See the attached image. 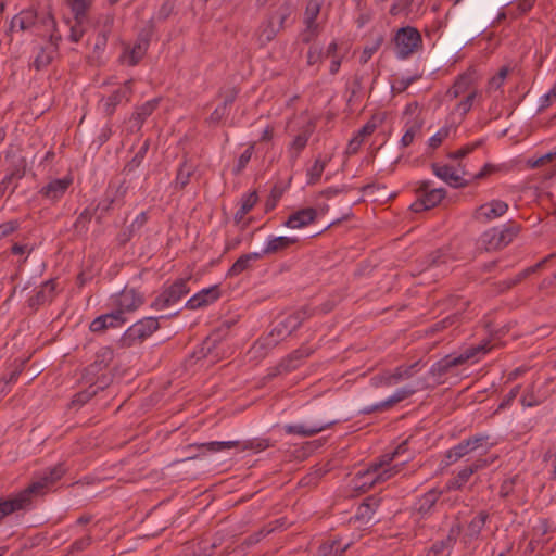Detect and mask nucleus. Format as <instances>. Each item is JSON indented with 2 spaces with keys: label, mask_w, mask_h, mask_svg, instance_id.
Returning a JSON list of instances; mask_svg holds the SVG:
<instances>
[{
  "label": "nucleus",
  "mask_w": 556,
  "mask_h": 556,
  "mask_svg": "<svg viewBox=\"0 0 556 556\" xmlns=\"http://www.w3.org/2000/svg\"><path fill=\"white\" fill-rule=\"evenodd\" d=\"M313 314L314 311L311 307L303 306L289 315L279 316L270 332L264 339L266 341V345H277L280 340L286 339L292 334L293 331L299 329L307 318L313 316Z\"/></svg>",
  "instance_id": "obj_1"
},
{
  "label": "nucleus",
  "mask_w": 556,
  "mask_h": 556,
  "mask_svg": "<svg viewBox=\"0 0 556 556\" xmlns=\"http://www.w3.org/2000/svg\"><path fill=\"white\" fill-rule=\"evenodd\" d=\"M66 472L63 464H58L46 470L36 481L31 482L26 489L11 496L13 501L21 502V510L29 508L31 496L43 494L55 482H58Z\"/></svg>",
  "instance_id": "obj_2"
},
{
  "label": "nucleus",
  "mask_w": 556,
  "mask_h": 556,
  "mask_svg": "<svg viewBox=\"0 0 556 556\" xmlns=\"http://www.w3.org/2000/svg\"><path fill=\"white\" fill-rule=\"evenodd\" d=\"M37 23H40L43 27H51L55 30V18L50 11L39 13L35 8H27L15 14L10 21L7 30V35L10 36V49H14L13 34L16 31V28L21 31H26L33 28Z\"/></svg>",
  "instance_id": "obj_3"
},
{
  "label": "nucleus",
  "mask_w": 556,
  "mask_h": 556,
  "mask_svg": "<svg viewBox=\"0 0 556 556\" xmlns=\"http://www.w3.org/2000/svg\"><path fill=\"white\" fill-rule=\"evenodd\" d=\"M490 348L488 343L478 344L467 348L459 355L448 354L443 358L435 362L429 370V375L434 378L438 383L442 382V378L454 367L467 363L469 359L476 357L478 354H485Z\"/></svg>",
  "instance_id": "obj_4"
},
{
  "label": "nucleus",
  "mask_w": 556,
  "mask_h": 556,
  "mask_svg": "<svg viewBox=\"0 0 556 556\" xmlns=\"http://www.w3.org/2000/svg\"><path fill=\"white\" fill-rule=\"evenodd\" d=\"M155 31L154 20L151 18L147 22L146 26L138 33L135 45L124 49L119 60L128 66H136L146 55L152 36Z\"/></svg>",
  "instance_id": "obj_5"
},
{
  "label": "nucleus",
  "mask_w": 556,
  "mask_h": 556,
  "mask_svg": "<svg viewBox=\"0 0 556 556\" xmlns=\"http://www.w3.org/2000/svg\"><path fill=\"white\" fill-rule=\"evenodd\" d=\"M415 192L417 199L410 205V210L415 213L435 207L446 197V190L444 188H433V184L430 180L417 182Z\"/></svg>",
  "instance_id": "obj_6"
},
{
  "label": "nucleus",
  "mask_w": 556,
  "mask_h": 556,
  "mask_svg": "<svg viewBox=\"0 0 556 556\" xmlns=\"http://www.w3.org/2000/svg\"><path fill=\"white\" fill-rule=\"evenodd\" d=\"M519 231L520 225L513 222L503 227H493L482 233L480 243L486 251L501 250L508 245Z\"/></svg>",
  "instance_id": "obj_7"
},
{
  "label": "nucleus",
  "mask_w": 556,
  "mask_h": 556,
  "mask_svg": "<svg viewBox=\"0 0 556 556\" xmlns=\"http://www.w3.org/2000/svg\"><path fill=\"white\" fill-rule=\"evenodd\" d=\"M160 328L159 318L144 317L131 325L121 337L119 344L122 348H130L141 344L152 333Z\"/></svg>",
  "instance_id": "obj_8"
},
{
  "label": "nucleus",
  "mask_w": 556,
  "mask_h": 556,
  "mask_svg": "<svg viewBox=\"0 0 556 556\" xmlns=\"http://www.w3.org/2000/svg\"><path fill=\"white\" fill-rule=\"evenodd\" d=\"M394 45L396 58L405 60L422 47V38L417 28L405 26L396 31Z\"/></svg>",
  "instance_id": "obj_9"
},
{
  "label": "nucleus",
  "mask_w": 556,
  "mask_h": 556,
  "mask_svg": "<svg viewBox=\"0 0 556 556\" xmlns=\"http://www.w3.org/2000/svg\"><path fill=\"white\" fill-rule=\"evenodd\" d=\"M407 460L408 459H405L401 464L389 467L382 471H378L375 467L369 465L368 469L359 471L355 476V488L367 491L374 485L389 480L401 470V467L407 463Z\"/></svg>",
  "instance_id": "obj_10"
},
{
  "label": "nucleus",
  "mask_w": 556,
  "mask_h": 556,
  "mask_svg": "<svg viewBox=\"0 0 556 556\" xmlns=\"http://www.w3.org/2000/svg\"><path fill=\"white\" fill-rule=\"evenodd\" d=\"M144 303V294L136 288L126 286L118 293L110 298V305L114 307L121 315L137 311Z\"/></svg>",
  "instance_id": "obj_11"
},
{
  "label": "nucleus",
  "mask_w": 556,
  "mask_h": 556,
  "mask_svg": "<svg viewBox=\"0 0 556 556\" xmlns=\"http://www.w3.org/2000/svg\"><path fill=\"white\" fill-rule=\"evenodd\" d=\"M188 278H179L165 288L152 302L154 309H164L176 304L182 296L190 292Z\"/></svg>",
  "instance_id": "obj_12"
},
{
  "label": "nucleus",
  "mask_w": 556,
  "mask_h": 556,
  "mask_svg": "<svg viewBox=\"0 0 556 556\" xmlns=\"http://www.w3.org/2000/svg\"><path fill=\"white\" fill-rule=\"evenodd\" d=\"M128 187L125 182H121L118 185L110 184L105 190L104 197L99 201L97 206L93 208L94 212L100 211V215L97 219H100L106 215L114 205L122 206L124 204V199L127 193Z\"/></svg>",
  "instance_id": "obj_13"
},
{
  "label": "nucleus",
  "mask_w": 556,
  "mask_h": 556,
  "mask_svg": "<svg viewBox=\"0 0 556 556\" xmlns=\"http://www.w3.org/2000/svg\"><path fill=\"white\" fill-rule=\"evenodd\" d=\"M114 359V351L110 346H102L96 353L94 361L88 365L83 374L84 377H93L101 372H106L105 370Z\"/></svg>",
  "instance_id": "obj_14"
},
{
  "label": "nucleus",
  "mask_w": 556,
  "mask_h": 556,
  "mask_svg": "<svg viewBox=\"0 0 556 556\" xmlns=\"http://www.w3.org/2000/svg\"><path fill=\"white\" fill-rule=\"evenodd\" d=\"M72 184L73 178L71 176L56 178L40 188L38 193L51 203H56L66 193Z\"/></svg>",
  "instance_id": "obj_15"
},
{
  "label": "nucleus",
  "mask_w": 556,
  "mask_h": 556,
  "mask_svg": "<svg viewBox=\"0 0 556 556\" xmlns=\"http://www.w3.org/2000/svg\"><path fill=\"white\" fill-rule=\"evenodd\" d=\"M431 169L438 178L453 188H465L470 184V180L458 175L453 166L432 163Z\"/></svg>",
  "instance_id": "obj_16"
},
{
  "label": "nucleus",
  "mask_w": 556,
  "mask_h": 556,
  "mask_svg": "<svg viewBox=\"0 0 556 556\" xmlns=\"http://www.w3.org/2000/svg\"><path fill=\"white\" fill-rule=\"evenodd\" d=\"M222 293L218 285H214L210 288H204L194 295H192L186 302V308L188 309H198L201 307H205L214 302H216L220 298Z\"/></svg>",
  "instance_id": "obj_17"
},
{
  "label": "nucleus",
  "mask_w": 556,
  "mask_h": 556,
  "mask_svg": "<svg viewBox=\"0 0 556 556\" xmlns=\"http://www.w3.org/2000/svg\"><path fill=\"white\" fill-rule=\"evenodd\" d=\"M313 353V350L308 346H301L292 351L289 355L280 361L277 365L276 370L278 374L290 372L301 366L303 361Z\"/></svg>",
  "instance_id": "obj_18"
},
{
  "label": "nucleus",
  "mask_w": 556,
  "mask_h": 556,
  "mask_svg": "<svg viewBox=\"0 0 556 556\" xmlns=\"http://www.w3.org/2000/svg\"><path fill=\"white\" fill-rule=\"evenodd\" d=\"M318 212L314 207L300 208L289 215L283 226L291 229H299L309 226L316 222Z\"/></svg>",
  "instance_id": "obj_19"
},
{
  "label": "nucleus",
  "mask_w": 556,
  "mask_h": 556,
  "mask_svg": "<svg viewBox=\"0 0 556 556\" xmlns=\"http://www.w3.org/2000/svg\"><path fill=\"white\" fill-rule=\"evenodd\" d=\"M132 79H128L124 83L123 87L115 90L112 94H110L104 102V112L106 115L111 116L118 104L123 101L128 102L132 94Z\"/></svg>",
  "instance_id": "obj_20"
},
{
  "label": "nucleus",
  "mask_w": 556,
  "mask_h": 556,
  "mask_svg": "<svg viewBox=\"0 0 556 556\" xmlns=\"http://www.w3.org/2000/svg\"><path fill=\"white\" fill-rule=\"evenodd\" d=\"M126 321V318L121 315V312H117L116 309L112 311L111 313L103 314L94 318L89 329L92 332H101L108 328H116L122 325H124Z\"/></svg>",
  "instance_id": "obj_21"
},
{
  "label": "nucleus",
  "mask_w": 556,
  "mask_h": 556,
  "mask_svg": "<svg viewBox=\"0 0 556 556\" xmlns=\"http://www.w3.org/2000/svg\"><path fill=\"white\" fill-rule=\"evenodd\" d=\"M56 281L55 279H49L45 281L39 290L30 296L27 301L28 306L33 309H37L40 305L51 302L55 296Z\"/></svg>",
  "instance_id": "obj_22"
},
{
  "label": "nucleus",
  "mask_w": 556,
  "mask_h": 556,
  "mask_svg": "<svg viewBox=\"0 0 556 556\" xmlns=\"http://www.w3.org/2000/svg\"><path fill=\"white\" fill-rule=\"evenodd\" d=\"M225 338V331L222 329L215 330L210 333L202 342L200 353L203 357L212 356L213 358H219L220 345Z\"/></svg>",
  "instance_id": "obj_23"
},
{
  "label": "nucleus",
  "mask_w": 556,
  "mask_h": 556,
  "mask_svg": "<svg viewBox=\"0 0 556 556\" xmlns=\"http://www.w3.org/2000/svg\"><path fill=\"white\" fill-rule=\"evenodd\" d=\"M149 216L147 212H141L137 217L132 220V223L126 227H124L116 236V241L118 245L125 247L132 237L140 231L143 226L148 223Z\"/></svg>",
  "instance_id": "obj_24"
},
{
  "label": "nucleus",
  "mask_w": 556,
  "mask_h": 556,
  "mask_svg": "<svg viewBox=\"0 0 556 556\" xmlns=\"http://www.w3.org/2000/svg\"><path fill=\"white\" fill-rule=\"evenodd\" d=\"M508 210V204L502 200H492L489 203L482 204L477 208V217L492 220L501 217Z\"/></svg>",
  "instance_id": "obj_25"
},
{
  "label": "nucleus",
  "mask_w": 556,
  "mask_h": 556,
  "mask_svg": "<svg viewBox=\"0 0 556 556\" xmlns=\"http://www.w3.org/2000/svg\"><path fill=\"white\" fill-rule=\"evenodd\" d=\"M260 260H262V254H260V252H251L241 255L228 269L227 277L232 278L239 276L243 271L251 269L253 264Z\"/></svg>",
  "instance_id": "obj_26"
},
{
  "label": "nucleus",
  "mask_w": 556,
  "mask_h": 556,
  "mask_svg": "<svg viewBox=\"0 0 556 556\" xmlns=\"http://www.w3.org/2000/svg\"><path fill=\"white\" fill-rule=\"evenodd\" d=\"M298 238L295 237H270L267 241L266 247L260 252V254H262L263 258L266 255H271L285 251L292 244H295Z\"/></svg>",
  "instance_id": "obj_27"
},
{
  "label": "nucleus",
  "mask_w": 556,
  "mask_h": 556,
  "mask_svg": "<svg viewBox=\"0 0 556 556\" xmlns=\"http://www.w3.org/2000/svg\"><path fill=\"white\" fill-rule=\"evenodd\" d=\"M333 422H327V424H314V425H286L283 427V430L287 434H296L302 438L313 437L328 427H330Z\"/></svg>",
  "instance_id": "obj_28"
},
{
  "label": "nucleus",
  "mask_w": 556,
  "mask_h": 556,
  "mask_svg": "<svg viewBox=\"0 0 556 556\" xmlns=\"http://www.w3.org/2000/svg\"><path fill=\"white\" fill-rule=\"evenodd\" d=\"M159 103L160 99H152L144 102L142 105L137 106L130 118V121L134 123V127H136L137 130L141 129L143 123L156 110Z\"/></svg>",
  "instance_id": "obj_29"
},
{
  "label": "nucleus",
  "mask_w": 556,
  "mask_h": 556,
  "mask_svg": "<svg viewBox=\"0 0 556 556\" xmlns=\"http://www.w3.org/2000/svg\"><path fill=\"white\" fill-rule=\"evenodd\" d=\"M280 28L275 23V16H268V18L261 23L257 29V37L262 47L266 46L275 39Z\"/></svg>",
  "instance_id": "obj_30"
},
{
  "label": "nucleus",
  "mask_w": 556,
  "mask_h": 556,
  "mask_svg": "<svg viewBox=\"0 0 556 556\" xmlns=\"http://www.w3.org/2000/svg\"><path fill=\"white\" fill-rule=\"evenodd\" d=\"M380 505V500L374 496L367 497L357 508L356 519L369 523L374 520V515Z\"/></svg>",
  "instance_id": "obj_31"
},
{
  "label": "nucleus",
  "mask_w": 556,
  "mask_h": 556,
  "mask_svg": "<svg viewBox=\"0 0 556 556\" xmlns=\"http://www.w3.org/2000/svg\"><path fill=\"white\" fill-rule=\"evenodd\" d=\"M58 55L55 47H40L31 66L37 71L47 68Z\"/></svg>",
  "instance_id": "obj_32"
},
{
  "label": "nucleus",
  "mask_w": 556,
  "mask_h": 556,
  "mask_svg": "<svg viewBox=\"0 0 556 556\" xmlns=\"http://www.w3.org/2000/svg\"><path fill=\"white\" fill-rule=\"evenodd\" d=\"M490 515L485 510L479 511L468 523L466 530V538L471 540H477L483 530Z\"/></svg>",
  "instance_id": "obj_33"
},
{
  "label": "nucleus",
  "mask_w": 556,
  "mask_h": 556,
  "mask_svg": "<svg viewBox=\"0 0 556 556\" xmlns=\"http://www.w3.org/2000/svg\"><path fill=\"white\" fill-rule=\"evenodd\" d=\"M424 388V384L419 387L405 386L403 388H400L390 397L383 401V405H386L387 408L390 409L397 403L410 397L418 390H422Z\"/></svg>",
  "instance_id": "obj_34"
},
{
  "label": "nucleus",
  "mask_w": 556,
  "mask_h": 556,
  "mask_svg": "<svg viewBox=\"0 0 556 556\" xmlns=\"http://www.w3.org/2000/svg\"><path fill=\"white\" fill-rule=\"evenodd\" d=\"M257 201L258 195L256 191L243 194L241 198V205L233 216L235 223L237 225L243 220L244 216L254 207Z\"/></svg>",
  "instance_id": "obj_35"
},
{
  "label": "nucleus",
  "mask_w": 556,
  "mask_h": 556,
  "mask_svg": "<svg viewBox=\"0 0 556 556\" xmlns=\"http://www.w3.org/2000/svg\"><path fill=\"white\" fill-rule=\"evenodd\" d=\"M25 176V168H15L0 181V198L11 188L12 194L18 186V181Z\"/></svg>",
  "instance_id": "obj_36"
},
{
  "label": "nucleus",
  "mask_w": 556,
  "mask_h": 556,
  "mask_svg": "<svg viewBox=\"0 0 556 556\" xmlns=\"http://www.w3.org/2000/svg\"><path fill=\"white\" fill-rule=\"evenodd\" d=\"M442 492L437 489H431L426 492L417 502V511L421 515L428 514L435 503L439 501Z\"/></svg>",
  "instance_id": "obj_37"
},
{
  "label": "nucleus",
  "mask_w": 556,
  "mask_h": 556,
  "mask_svg": "<svg viewBox=\"0 0 556 556\" xmlns=\"http://www.w3.org/2000/svg\"><path fill=\"white\" fill-rule=\"evenodd\" d=\"M470 452H473L471 445L469 444L468 440L465 439L460 441L457 445L450 448L446 454V464L451 465L463 458L464 456L468 455Z\"/></svg>",
  "instance_id": "obj_38"
},
{
  "label": "nucleus",
  "mask_w": 556,
  "mask_h": 556,
  "mask_svg": "<svg viewBox=\"0 0 556 556\" xmlns=\"http://www.w3.org/2000/svg\"><path fill=\"white\" fill-rule=\"evenodd\" d=\"M472 83L470 74L464 73L458 76L453 86L447 90V96L455 99L469 90Z\"/></svg>",
  "instance_id": "obj_39"
},
{
  "label": "nucleus",
  "mask_w": 556,
  "mask_h": 556,
  "mask_svg": "<svg viewBox=\"0 0 556 556\" xmlns=\"http://www.w3.org/2000/svg\"><path fill=\"white\" fill-rule=\"evenodd\" d=\"M194 173V167L192 164L188 163L187 161H184L176 175L175 180V188L182 190L190 181L191 176Z\"/></svg>",
  "instance_id": "obj_40"
},
{
  "label": "nucleus",
  "mask_w": 556,
  "mask_h": 556,
  "mask_svg": "<svg viewBox=\"0 0 556 556\" xmlns=\"http://www.w3.org/2000/svg\"><path fill=\"white\" fill-rule=\"evenodd\" d=\"M346 548L338 540L325 542L318 547L317 556H342Z\"/></svg>",
  "instance_id": "obj_41"
},
{
  "label": "nucleus",
  "mask_w": 556,
  "mask_h": 556,
  "mask_svg": "<svg viewBox=\"0 0 556 556\" xmlns=\"http://www.w3.org/2000/svg\"><path fill=\"white\" fill-rule=\"evenodd\" d=\"M450 260H452V257L445 250L438 249L425 257L426 268L440 267L441 265L447 264Z\"/></svg>",
  "instance_id": "obj_42"
},
{
  "label": "nucleus",
  "mask_w": 556,
  "mask_h": 556,
  "mask_svg": "<svg viewBox=\"0 0 556 556\" xmlns=\"http://www.w3.org/2000/svg\"><path fill=\"white\" fill-rule=\"evenodd\" d=\"M422 122L418 118H414L406 124V130L402 136L401 143L403 147H408L413 143L417 134L420 132Z\"/></svg>",
  "instance_id": "obj_43"
},
{
  "label": "nucleus",
  "mask_w": 556,
  "mask_h": 556,
  "mask_svg": "<svg viewBox=\"0 0 556 556\" xmlns=\"http://www.w3.org/2000/svg\"><path fill=\"white\" fill-rule=\"evenodd\" d=\"M81 380L97 389V393L106 389L113 381V376L108 372H101L93 377H84Z\"/></svg>",
  "instance_id": "obj_44"
},
{
  "label": "nucleus",
  "mask_w": 556,
  "mask_h": 556,
  "mask_svg": "<svg viewBox=\"0 0 556 556\" xmlns=\"http://www.w3.org/2000/svg\"><path fill=\"white\" fill-rule=\"evenodd\" d=\"M325 0H308L304 12V24L318 25L316 20Z\"/></svg>",
  "instance_id": "obj_45"
},
{
  "label": "nucleus",
  "mask_w": 556,
  "mask_h": 556,
  "mask_svg": "<svg viewBox=\"0 0 556 556\" xmlns=\"http://www.w3.org/2000/svg\"><path fill=\"white\" fill-rule=\"evenodd\" d=\"M308 139V131H303L295 136L289 148L290 156L293 161H295L299 157L300 153L305 149Z\"/></svg>",
  "instance_id": "obj_46"
},
{
  "label": "nucleus",
  "mask_w": 556,
  "mask_h": 556,
  "mask_svg": "<svg viewBox=\"0 0 556 556\" xmlns=\"http://www.w3.org/2000/svg\"><path fill=\"white\" fill-rule=\"evenodd\" d=\"M472 469H469L468 466L464 467L458 473L447 481L448 490H460L472 476Z\"/></svg>",
  "instance_id": "obj_47"
},
{
  "label": "nucleus",
  "mask_w": 556,
  "mask_h": 556,
  "mask_svg": "<svg viewBox=\"0 0 556 556\" xmlns=\"http://www.w3.org/2000/svg\"><path fill=\"white\" fill-rule=\"evenodd\" d=\"M383 41V35L379 34L368 45H366L359 58L361 63L366 64L371 59L374 53L379 50Z\"/></svg>",
  "instance_id": "obj_48"
},
{
  "label": "nucleus",
  "mask_w": 556,
  "mask_h": 556,
  "mask_svg": "<svg viewBox=\"0 0 556 556\" xmlns=\"http://www.w3.org/2000/svg\"><path fill=\"white\" fill-rule=\"evenodd\" d=\"M150 147V141L146 140L143 144L139 148V150L136 152L135 156L125 165L124 172L131 173L135 169H137L142 161L144 160L147 152Z\"/></svg>",
  "instance_id": "obj_49"
},
{
  "label": "nucleus",
  "mask_w": 556,
  "mask_h": 556,
  "mask_svg": "<svg viewBox=\"0 0 556 556\" xmlns=\"http://www.w3.org/2000/svg\"><path fill=\"white\" fill-rule=\"evenodd\" d=\"M94 213L96 212L93 210L86 207L75 220L74 230L79 235L86 233L88 231V225L91 222Z\"/></svg>",
  "instance_id": "obj_50"
},
{
  "label": "nucleus",
  "mask_w": 556,
  "mask_h": 556,
  "mask_svg": "<svg viewBox=\"0 0 556 556\" xmlns=\"http://www.w3.org/2000/svg\"><path fill=\"white\" fill-rule=\"evenodd\" d=\"M292 13V7L288 1H285L281 5L277 8V10L269 14V16H275L276 25L282 30L285 28V22Z\"/></svg>",
  "instance_id": "obj_51"
},
{
  "label": "nucleus",
  "mask_w": 556,
  "mask_h": 556,
  "mask_svg": "<svg viewBox=\"0 0 556 556\" xmlns=\"http://www.w3.org/2000/svg\"><path fill=\"white\" fill-rule=\"evenodd\" d=\"M327 163H328V160H320V159H316L313 166L307 170V184L308 185H315L317 184L320 178H321V175L325 170V167L327 166Z\"/></svg>",
  "instance_id": "obj_52"
},
{
  "label": "nucleus",
  "mask_w": 556,
  "mask_h": 556,
  "mask_svg": "<svg viewBox=\"0 0 556 556\" xmlns=\"http://www.w3.org/2000/svg\"><path fill=\"white\" fill-rule=\"evenodd\" d=\"M21 510V502L13 501L11 496L0 498V523L11 514Z\"/></svg>",
  "instance_id": "obj_53"
},
{
  "label": "nucleus",
  "mask_w": 556,
  "mask_h": 556,
  "mask_svg": "<svg viewBox=\"0 0 556 556\" xmlns=\"http://www.w3.org/2000/svg\"><path fill=\"white\" fill-rule=\"evenodd\" d=\"M74 25L71 26V31H70V36H68V39L72 41V42H78L85 31H86V28L84 27V23L87 21V13H84V15L78 18L76 15H74Z\"/></svg>",
  "instance_id": "obj_54"
},
{
  "label": "nucleus",
  "mask_w": 556,
  "mask_h": 556,
  "mask_svg": "<svg viewBox=\"0 0 556 556\" xmlns=\"http://www.w3.org/2000/svg\"><path fill=\"white\" fill-rule=\"evenodd\" d=\"M97 395V389L93 386H88L85 390L76 393L71 402L72 407H81L88 403L93 396Z\"/></svg>",
  "instance_id": "obj_55"
},
{
  "label": "nucleus",
  "mask_w": 556,
  "mask_h": 556,
  "mask_svg": "<svg viewBox=\"0 0 556 556\" xmlns=\"http://www.w3.org/2000/svg\"><path fill=\"white\" fill-rule=\"evenodd\" d=\"M240 445L239 441H212L202 443L199 447L205 448L210 453H217L227 448H233Z\"/></svg>",
  "instance_id": "obj_56"
},
{
  "label": "nucleus",
  "mask_w": 556,
  "mask_h": 556,
  "mask_svg": "<svg viewBox=\"0 0 556 556\" xmlns=\"http://www.w3.org/2000/svg\"><path fill=\"white\" fill-rule=\"evenodd\" d=\"M274 444L268 438H254L243 442L242 450H252L254 452H262Z\"/></svg>",
  "instance_id": "obj_57"
},
{
  "label": "nucleus",
  "mask_w": 556,
  "mask_h": 556,
  "mask_svg": "<svg viewBox=\"0 0 556 556\" xmlns=\"http://www.w3.org/2000/svg\"><path fill=\"white\" fill-rule=\"evenodd\" d=\"M553 255H549L545 258H543L542 261H540L539 263L530 266V267H527L526 269L521 270L519 274H517L513 279L514 283L517 286L519 282H521L522 280H525L526 278H528L530 275L536 273L539 269H541L544 264L552 257Z\"/></svg>",
  "instance_id": "obj_58"
},
{
  "label": "nucleus",
  "mask_w": 556,
  "mask_h": 556,
  "mask_svg": "<svg viewBox=\"0 0 556 556\" xmlns=\"http://www.w3.org/2000/svg\"><path fill=\"white\" fill-rule=\"evenodd\" d=\"M91 3L92 0H67L73 15H76L78 18H80L84 13H88Z\"/></svg>",
  "instance_id": "obj_59"
},
{
  "label": "nucleus",
  "mask_w": 556,
  "mask_h": 556,
  "mask_svg": "<svg viewBox=\"0 0 556 556\" xmlns=\"http://www.w3.org/2000/svg\"><path fill=\"white\" fill-rule=\"evenodd\" d=\"M229 111L230 110L227 106L220 103L205 119V123L208 125L216 126L220 124L229 115Z\"/></svg>",
  "instance_id": "obj_60"
},
{
  "label": "nucleus",
  "mask_w": 556,
  "mask_h": 556,
  "mask_svg": "<svg viewBox=\"0 0 556 556\" xmlns=\"http://www.w3.org/2000/svg\"><path fill=\"white\" fill-rule=\"evenodd\" d=\"M482 144H483V140H477L472 143H468V144L462 147L460 149H458L454 152H450L447 154V156L452 160L463 159V157L467 156L468 154H470L471 152H473L479 147H481Z\"/></svg>",
  "instance_id": "obj_61"
},
{
  "label": "nucleus",
  "mask_w": 556,
  "mask_h": 556,
  "mask_svg": "<svg viewBox=\"0 0 556 556\" xmlns=\"http://www.w3.org/2000/svg\"><path fill=\"white\" fill-rule=\"evenodd\" d=\"M254 148H255V142L251 143L242 153L241 155L239 156L238 159V163L236 165V167L233 168V173L235 174H240L248 165V163L250 162L251 157H252V154H253V151H254Z\"/></svg>",
  "instance_id": "obj_62"
},
{
  "label": "nucleus",
  "mask_w": 556,
  "mask_h": 556,
  "mask_svg": "<svg viewBox=\"0 0 556 556\" xmlns=\"http://www.w3.org/2000/svg\"><path fill=\"white\" fill-rule=\"evenodd\" d=\"M457 321H458L457 315H455V314L450 315V316L445 317L444 319L431 325L430 328L428 329L427 333H432V334L437 333L439 331H442V330L455 325Z\"/></svg>",
  "instance_id": "obj_63"
},
{
  "label": "nucleus",
  "mask_w": 556,
  "mask_h": 556,
  "mask_svg": "<svg viewBox=\"0 0 556 556\" xmlns=\"http://www.w3.org/2000/svg\"><path fill=\"white\" fill-rule=\"evenodd\" d=\"M91 543H92L91 535H89V534L84 535L83 538L75 540L71 544L68 553L70 554L80 553V552L85 551L86 548H88L91 545Z\"/></svg>",
  "instance_id": "obj_64"
}]
</instances>
